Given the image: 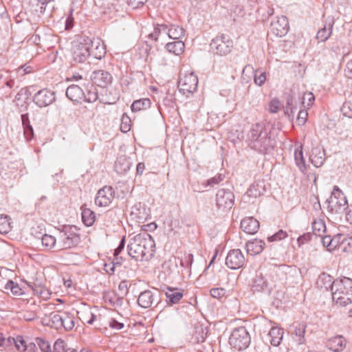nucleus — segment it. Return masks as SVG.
I'll use <instances>...</instances> for the list:
<instances>
[{"label": "nucleus", "instance_id": "obj_1", "mask_svg": "<svg viewBox=\"0 0 352 352\" xmlns=\"http://www.w3.org/2000/svg\"><path fill=\"white\" fill-rule=\"evenodd\" d=\"M155 241L146 232L130 239L127 245L129 255L135 261H149L154 256Z\"/></svg>", "mask_w": 352, "mask_h": 352}, {"label": "nucleus", "instance_id": "obj_2", "mask_svg": "<svg viewBox=\"0 0 352 352\" xmlns=\"http://www.w3.org/2000/svg\"><path fill=\"white\" fill-rule=\"evenodd\" d=\"M248 140L251 148L262 154H266L273 150L275 142L271 138L270 133L265 129L263 122L253 124L248 134Z\"/></svg>", "mask_w": 352, "mask_h": 352}, {"label": "nucleus", "instance_id": "obj_3", "mask_svg": "<svg viewBox=\"0 0 352 352\" xmlns=\"http://www.w3.org/2000/svg\"><path fill=\"white\" fill-rule=\"evenodd\" d=\"M331 296L333 300L340 306L352 303V279L347 277L335 279Z\"/></svg>", "mask_w": 352, "mask_h": 352}, {"label": "nucleus", "instance_id": "obj_4", "mask_svg": "<svg viewBox=\"0 0 352 352\" xmlns=\"http://www.w3.org/2000/svg\"><path fill=\"white\" fill-rule=\"evenodd\" d=\"M90 43L91 38L88 36H82L79 41L74 43L71 59L73 65L90 64Z\"/></svg>", "mask_w": 352, "mask_h": 352}, {"label": "nucleus", "instance_id": "obj_5", "mask_svg": "<svg viewBox=\"0 0 352 352\" xmlns=\"http://www.w3.org/2000/svg\"><path fill=\"white\" fill-rule=\"evenodd\" d=\"M250 341V336L244 327L234 329L229 338L230 344L237 351L246 349Z\"/></svg>", "mask_w": 352, "mask_h": 352}, {"label": "nucleus", "instance_id": "obj_6", "mask_svg": "<svg viewBox=\"0 0 352 352\" xmlns=\"http://www.w3.org/2000/svg\"><path fill=\"white\" fill-rule=\"evenodd\" d=\"M212 51L220 56L228 54L233 47V42L225 34L217 36L210 44Z\"/></svg>", "mask_w": 352, "mask_h": 352}, {"label": "nucleus", "instance_id": "obj_7", "mask_svg": "<svg viewBox=\"0 0 352 352\" xmlns=\"http://www.w3.org/2000/svg\"><path fill=\"white\" fill-rule=\"evenodd\" d=\"M326 203L328 204V208L330 212H338L341 207L347 205L348 201L346 196L338 186H335L330 197L327 199Z\"/></svg>", "mask_w": 352, "mask_h": 352}, {"label": "nucleus", "instance_id": "obj_8", "mask_svg": "<svg viewBox=\"0 0 352 352\" xmlns=\"http://www.w3.org/2000/svg\"><path fill=\"white\" fill-rule=\"evenodd\" d=\"M266 184L263 179H258L254 182L248 188L242 199L246 203H254V200L261 196H263L266 192Z\"/></svg>", "mask_w": 352, "mask_h": 352}, {"label": "nucleus", "instance_id": "obj_9", "mask_svg": "<svg viewBox=\"0 0 352 352\" xmlns=\"http://www.w3.org/2000/svg\"><path fill=\"white\" fill-rule=\"evenodd\" d=\"M80 242V236L72 230V228H65L60 232V250L70 249L76 246Z\"/></svg>", "mask_w": 352, "mask_h": 352}, {"label": "nucleus", "instance_id": "obj_10", "mask_svg": "<svg viewBox=\"0 0 352 352\" xmlns=\"http://www.w3.org/2000/svg\"><path fill=\"white\" fill-rule=\"evenodd\" d=\"M160 301V292L157 289H147L141 292L138 296V305L144 309L156 306Z\"/></svg>", "mask_w": 352, "mask_h": 352}, {"label": "nucleus", "instance_id": "obj_11", "mask_svg": "<svg viewBox=\"0 0 352 352\" xmlns=\"http://www.w3.org/2000/svg\"><path fill=\"white\" fill-rule=\"evenodd\" d=\"M216 204L219 209L230 210L234 204V195L229 190L220 189L216 195Z\"/></svg>", "mask_w": 352, "mask_h": 352}, {"label": "nucleus", "instance_id": "obj_12", "mask_svg": "<svg viewBox=\"0 0 352 352\" xmlns=\"http://www.w3.org/2000/svg\"><path fill=\"white\" fill-rule=\"evenodd\" d=\"M55 100V93L48 89H41L33 96V102L38 107H48Z\"/></svg>", "mask_w": 352, "mask_h": 352}, {"label": "nucleus", "instance_id": "obj_13", "mask_svg": "<svg viewBox=\"0 0 352 352\" xmlns=\"http://www.w3.org/2000/svg\"><path fill=\"white\" fill-rule=\"evenodd\" d=\"M115 197V190L111 186H105L100 189L95 198V203L100 207L108 206Z\"/></svg>", "mask_w": 352, "mask_h": 352}, {"label": "nucleus", "instance_id": "obj_14", "mask_svg": "<svg viewBox=\"0 0 352 352\" xmlns=\"http://www.w3.org/2000/svg\"><path fill=\"white\" fill-rule=\"evenodd\" d=\"M245 262L244 255L239 249L230 250L226 258V265L232 270L242 267Z\"/></svg>", "mask_w": 352, "mask_h": 352}, {"label": "nucleus", "instance_id": "obj_15", "mask_svg": "<svg viewBox=\"0 0 352 352\" xmlns=\"http://www.w3.org/2000/svg\"><path fill=\"white\" fill-rule=\"evenodd\" d=\"M198 85V78L193 73L185 75L179 80V91L184 94L186 93H193L196 91Z\"/></svg>", "mask_w": 352, "mask_h": 352}, {"label": "nucleus", "instance_id": "obj_16", "mask_svg": "<svg viewBox=\"0 0 352 352\" xmlns=\"http://www.w3.org/2000/svg\"><path fill=\"white\" fill-rule=\"evenodd\" d=\"M289 22L285 16H277L272 21L270 29L272 32L277 36H285L289 30Z\"/></svg>", "mask_w": 352, "mask_h": 352}, {"label": "nucleus", "instance_id": "obj_17", "mask_svg": "<svg viewBox=\"0 0 352 352\" xmlns=\"http://www.w3.org/2000/svg\"><path fill=\"white\" fill-rule=\"evenodd\" d=\"M252 289L254 292H262L270 294L272 286L262 274H256L252 280Z\"/></svg>", "mask_w": 352, "mask_h": 352}, {"label": "nucleus", "instance_id": "obj_18", "mask_svg": "<svg viewBox=\"0 0 352 352\" xmlns=\"http://www.w3.org/2000/svg\"><path fill=\"white\" fill-rule=\"evenodd\" d=\"M91 79L96 85L104 88L111 83L113 78L109 72L98 70L92 73Z\"/></svg>", "mask_w": 352, "mask_h": 352}, {"label": "nucleus", "instance_id": "obj_19", "mask_svg": "<svg viewBox=\"0 0 352 352\" xmlns=\"http://www.w3.org/2000/svg\"><path fill=\"white\" fill-rule=\"evenodd\" d=\"M90 59L100 60L106 54V48L104 43L99 38H91V43L89 44Z\"/></svg>", "mask_w": 352, "mask_h": 352}, {"label": "nucleus", "instance_id": "obj_20", "mask_svg": "<svg viewBox=\"0 0 352 352\" xmlns=\"http://www.w3.org/2000/svg\"><path fill=\"white\" fill-rule=\"evenodd\" d=\"M327 346L333 352H341L346 347V340L342 336H336L327 341Z\"/></svg>", "mask_w": 352, "mask_h": 352}, {"label": "nucleus", "instance_id": "obj_21", "mask_svg": "<svg viewBox=\"0 0 352 352\" xmlns=\"http://www.w3.org/2000/svg\"><path fill=\"white\" fill-rule=\"evenodd\" d=\"M260 224L258 220L254 217L244 218L241 222V229L246 233L254 234L258 230Z\"/></svg>", "mask_w": 352, "mask_h": 352}, {"label": "nucleus", "instance_id": "obj_22", "mask_svg": "<svg viewBox=\"0 0 352 352\" xmlns=\"http://www.w3.org/2000/svg\"><path fill=\"white\" fill-rule=\"evenodd\" d=\"M335 280L329 274L322 273L318 278L316 285L318 288L324 289L325 291L331 290V293L334 289Z\"/></svg>", "mask_w": 352, "mask_h": 352}, {"label": "nucleus", "instance_id": "obj_23", "mask_svg": "<svg viewBox=\"0 0 352 352\" xmlns=\"http://www.w3.org/2000/svg\"><path fill=\"white\" fill-rule=\"evenodd\" d=\"M333 23L334 21L333 19L325 21L324 27L318 31L316 38L318 41L324 42L330 37L332 33Z\"/></svg>", "mask_w": 352, "mask_h": 352}, {"label": "nucleus", "instance_id": "obj_24", "mask_svg": "<svg viewBox=\"0 0 352 352\" xmlns=\"http://www.w3.org/2000/svg\"><path fill=\"white\" fill-rule=\"evenodd\" d=\"M265 243L263 240L254 239L246 243L245 249L248 254L256 255L260 254L264 249Z\"/></svg>", "mask_w": 352, "mask_h": 352}, {"label": "nucleus", "instance_id": "obj_25", "mask_svg": "<svg viewBox=\"0 0 352 352\" xmlns=\"http://www.w3.org/2000/svg\"><path fill=\"white\" fill-rule=\"evenodd\" d=\"M166 302L168 305H173L179 302L184 296L183 291L177 288L167 287L165 291Z\"/></svg>", "mask_w": 352, "mask_h": 352}, {"label": "nucleus", "instance_id": "obj_26", "mask_svg": "<svg viewBox=\"0 0 352 352\" xmlns=\"http://www.w3.org/2000/svg\"><path fill=\"white\" fill-rule=\"evenodd\" d=\"M309 160L315 167H320L324 162V152L319 147H314L311 149Z\"/></svg>", "mask_w": 352, "mask_h": 352}, {"label": "nucleus", "instance_id": "obj_27", "mask_svg": "<svg viewBox=\"0 0 352 352\" xmlns=\"http://www.w3.org/2000/svg\"><path fill=\"white\" fill-rule=\"evenodd\" d=\"M66 96L70 100L78 102L79 100L83 98L84 92L78 85H72L67 87Z\"/></svg>", "mask_w": 352, "mask_h": 352}, {"label": "nucleus", "instance_id": "obj_28", "mask_svg": "<svg viewBox=\"0 0 352 352\" xmlns=\"http://www.w3.org/2000/svg\"><path fill=\"white\" fill-rule=\"evenodd\" d=\"M268 336L270 337V343L274 346H278L283 337V329L277 327H272Z\"/></svg>", "mask_w": 352, "mask_h": 352}, {"label": "nucleus", "instance_id": "obj_29", "mask_svg": "<svg viewBox=\"0 0 352 352\" xmlns=\"http://www.w3.org/2000/svg\"><path fill=\"white\" fill-rule=\"evenodd\" d=\"M331 49L336 55L346 56L349 52L347 43L341 40L333 43Z\"/></svg>", "mask_w": 352, "mask_h": 352}, {"label": "nucleus", "instance_id": "obj_30", "mask_svg": "<svg viewBox=\"0 0 352 352\" xmlns=\"http://www.w3.org/2000/svg\"><path fill=\"white\" fill-rule=\"evenodd\" d=\"M151 104V100L147 98H141L133 101L131 106L133 112L144 111L150 108Z\"/></svg>", "mask_w": 352, "mask_h": 352}, {"label": "nucleus", "instance_id": "obj_31", "mask_svg": "<svg viewBox=\"0 0 352 352\" xmlns=\"http://www.w3.org/2000/svg\"><path fill=\"white\" fill-rule=\"evenodd\" d=\"M184 33L185 30L182 26L173 24L168 25L167 36L170 38L178 40L184 35Z\"/></svg>", "mask_w": 352, "mask_h": 352}, {"label": "nucleus", "instance_id": "obj_32", "mask_svg": "<svg viewBox=\"0 0 352 352\" xmlns=\"http://www.w3.org/2000/svg\"><path fill=\"white\" fill-rule=\"evenodd\" d=\"M114 168L118 174H124L130 169L131 162L125 157H120L117 159Z\"/></svg>", "mask_w": 352, "mask_h": 352}, {"label": "nucleus", "instance_id": "obj_33", "mask_svg": "<svg viewBox=\"0 0 352 352\" xmlns=\"http://www.w3.org/2000/svg\"><path fill=\"white\" fill-rule=\"evenodd\" d=\"M82 221L87 226H91L96 220V214L89 208L81 207Z\"/></svg>", "mask_w": 352, "mask_h": 352}, {"label": "nucleus", "instance_id": "obj_34", "mask_svg": "<svg viewBox=\"0 0 352 352\" xmlns=\"http://www.w3.org/2000/svg\"><path fill=\"white\" fill-rule=\"evenodd\" d=\"M30 287L34 294L39 296L45 300L48 299L51 295L48 289L42 284L34 283Z\"/></svg>", "mask_w": 352, "mask_h": 352}, {"label": "nucleus", "instance_id": "obj_35", "mask_svg": "<svg viewBox=\"0 0 352 352\" xmlns=\"http://www.w3.org/2000/svg\"><path fill=\"white\" fill-rule=\"evenodd\" d=\"M185 45L182 41H176L168 43L166 45V50L175 55L181 54L184 50Z\"/></svg>", "mask_w": 352, "mask_h": 352}, {"label": "nucleus", "instance_id": "obj_36", "mask_svg": "<svg viewBox=\"0 0 352 352\" xmlns=\"http://www.w3.org/2000/svg\"><path fill=\"white\" fill-rule=\"evenodd\" d=\"M302 146H300V149L296 148L294 152V160L296 166L298 167L300 172L304 173L306 170L305 161L303 157V152Z\"/></svg>", "mask_w": 352, "mask_h": 352}, {"label": "nucleus", "instance_id": "obj_37", "mask_svg": "<svg viewBox=\"0 0 352 352\" xmlns=\"http://www.w3.org/2000/svg\"><path fill=\"white\" fill-rule=\"evenodd\" d=\"M21 121L24 130V134L26 135L28 139L32 138L34 135V131L32 126L30 125V122L28 113L21 115Z\"/></svg>", "mask_w": 352, "mask_h": 352}, {"label": "nucleus", "instance_id": "obj_38", "mask_svg": "<svg viewBox=\"0 0 352 352\" xmlns=\"http://www.w3.org/2000/svg\"><path fill=\"white\" fill-rule=\"evenodd\" d=\"M167 31H168V25L167 24L157 23L154 26L153 32L148 34V38H152L155 41H157L158 40L159 36L162 33H164L166 35H167Z\"/></svg>", "mask_w": 352, "mask_h": 352}, {"label": "nucleus", "instance_id": "obj_39", "mask_svg": "<svg viewBox=\"0 0 352 352\" xmlns=\"http://www.w3.org/2000/svg\"><path fill=\"white\" fill-rule=\"evenodd\" d=\"M11 228L10 218L8 215H0V234H8Z\"/></svg>", "mask_w": 352, "mask_h": 352}, {"label": "nucleus", "instance_id": "obj_40", "mask_svg": "<svg viewBox=\"0 0 352 352\" xmlns=\"http://www.w3.org/2000/svg\"><path fill=\"white\" fill-rule=\"evenodd\" d=\"M83 98L87 102H94L98 98V90L93 85L87 89V94L84 93Z\"/></svg>", "mask_w": 352, "mask_h": 352}, {"label": "nucleus", "instance_id": "obj_41", "mask_svg": "<svg viewBox=\"0 0 352 352\" xmlns=\"http://www.w3.org/2000/svg\"><path fill=\"white\" fill-rule=\"evenodd\" d=\"M313 232L315 235L322 236L326 232V225L323 220H315L312 223Z\"/></svg>", "mask_w": 352, "mask_h": 352}, {"label": "nucleus", "instance_id": "obj_42", "mask_svg": "<svg viewBox=\"0 0 352 352\" xmlns=\"http://www.w3.org/2000/svg\"><path fill=\"white\" fill-rule=\"evenodd\" d=\"M305 327L306 326L304 324H298L295 327L294 334L297 338L296 341L298 344H302L305 342L304 336L305 333Z\"/></svg>", "mask_w": 352, "mask_h": 352}, {"label": "nucleus", "instance_id": "obj_43", "mask_svg": "<svg viewBox=\"0 0 352 352\" xmlns=\"http://www.w3.org/2000/svg\"><path fill=\"white\" fill-rule=\"evenodd\" d=\"M56 239L50 234H44L41 237V243L47 250H51L56 246Z\"/></svg>", "mask_w": 352, "mask_h": 352}, {"label": "nucleus", "instance_id": "obj_44", "mask_svg": "<svg viewBox=\"0 0 352 352\" xmlns=\"http://www.w3.org/2000/svg\"><path fill=\"white\" fill-rule=\"evenodd\" d=\"M47 4H42L38 3V1H35V0L32 3V10L38 16L41 14H44L46 11V6Z\"/></svg>", "mask_w": 352, "mask_h": 352}, {"label": "nucleus", "instance_id": "obj_45", "mask_svg": "<svg viewBox=\"0 0 352 352\" xmlns=\"http://www.w3.org/2000/svg\"><path fill=\"white\" fill-rule=\"evenodd\" d=\"M35 342L42 352H52L50 344L45 339L36 338Z\"/></svg>", "mask_w": 352, "mask_h": 352}, {"label": "nucleus", "instance_id": "obj_46", "mask_svg": "<svg viewBox=\"0 0 352 352\" xmlns=\"http://www.w3.org/2000/svg\"><path fill=\"white\" fill-rule=\"evenodd\" d=\"M62 328L69 331L73 329L74 327V318L67 314H63V320H62Z\"/></svg>", "mask_w": 352, "mask_h": 352}, {"label": "nucleus", "instance_id": "obj_47", "mask_svg": "<svg viewBox=\"0 0 352 352\" xmlns=\"http://www.w3.org/2000/svg\"><path fill=\"white\" fill-rule=\"evenodd\" d=\"M254 80L258 86H262L266 80V74L261 70L254 72Z\"/></svg>", "mask_w": 352, "mask_h": 352}, {"label": "nucleus", "instance_id": "obj_48", "mask_svg": "<svg viewBox=\"0 0 352 352\" xmlns=\"http://www.w3.org/2000/svg\"><path fill=\"white\" fill-rule=\"evenodd\" d=\"M301 103L304 107H309L315 100V97L311 92L305 93L301 98Z\"/></svg>", "mask_w": 352, "mask_h": 352}, {"label": "nucleus", "instance_id": "obj_49", "mask_svg": "<svg viewBox=\"0 0 352 352\" xmlns=\"http://www.w3.org/2000/svg\"><path fill=\"white\" fill-rule=\"evenodd\" d=\"M5 288L6 289H10L14 295L19 296L22 294L21 289L17 283H15L12 280H8L6 285Z\"/></svg>", "mask_w": 352, "mask_h": 352}, {"label": "nucleus", "instance_id": "obj_50", "mask_svg": "<svg viewBox=\"0 0 352 352\" xmlns=\"http://www.w3.org/2000/svg\"><path fill=\"white\" fill-rule=\"evenodd\" d=\"M63 320V315H60L58 314L52 313L51 314V320L53 326L59 329L62 328V320Z\"/></svg>", "mask_w": 352, "mask_h": 352}, {"label": "nucleus", "instance_id": "obj_51", "mask_svg": "<svg viewBox=\"0 0 352 352\" xmlns=\"http://www.w3.org/2000/svg\"><path fill=\"white\" fill-rule=\"evenodd\" d=\"M321 242L323 246L326 247L329 251H331L337 248V244L332 243V238L330 236H322Z\"/></svg>", "mask_w": 352, "mask_h": 352}, {"label": "nucleus", "instance_id": "obj_52", "mask_svg": "<svg viewBox=\"0 0 352 352\" xmlns=\"http://www.w3.org/2000/svg\"><path fill=\"white\" fill-rule=\"evenodd\" d=\"M340 111L344 116L352 118V102H345L342 104Z\"/></svg>", "mask_w": 352, "mask_h": 352}, {"label": "nucleus", "instance_id": "obj_53", "mask_svg": "<svg viewBox=\"0 0 352 352\" xmlns=\"http://www.w3.org/2000/svg\"><path fill=\"white\" fill-rule=\"evenodd\" d=\"M67 344L62 339H58L54 344L53 352H65L66 351Z\"/></svg>", "mask_w": 352, "mask_h": 352}, {"label": "nucleus", "instance_id": "obj_54", "mask_svg": "<svg viewBox=\"0 0 352 352\" xmlns=\"http://www.w3.org/2000/svg\"><path fill=\"white\" fill-rule=\"evenodd\" d=\"M226 289L222 287L212 288L210 291V294L212 298L221 299L226 295Z\"/></svg>", "mask_w": 352, "mask_h": 352}, {"label": "nucleus", "instance_id": "obj_55", "mask_svg": "<svg viewBox=\"0 0 352 352\" xmlns=\"http://www.w3.org/2000/svg\"><path fill=\"white\" fill-rule=\"evenodd\" d=\"M287 236V232L283 231V230H280L278 232H277L274 234L269 236L267 238V240L270 242H274V241H280L282 239H284Z\"/></svg>", "mask_w": 352, "mask_h": 352}, {"label": "nucleus", "instance_id": "obj_56", "mask_svg": "<svg viewBox=\"0 0 352 352\" xmlns=\"http://www.w3.org/2000/svg\"><path fill=\"white\" fill-rule=\"evenodd\" d=\"M308 113L305 109H301L299 111L298 117H297V122L300 126L304 125L307 120Z\"/></svg>", "mask_w": 352, "mask_h": 352}, {"label": "nucleus", "instance_id": "obj_57", "mask_svg": "<svg viewBox=\"0 0 352 352\" xmlns=\"http://www.w3.org/2000/svg\"><path fill=\"white\" fill-rule=\"evenodd\" d=\"M225 178L224 175L217 174L214 177L206 181V186H213L218 184L220 182L223 181Z\"/></svg>", "mask_w": 352, "mask_h": 352}, {"label": "nucleus", "instance_id": "obj_58", "mask_svg": "<svg viewBox=\"0 0 352 352\" xmlns=\"http://www.w3.org/2000/svg\"><path fill=\"white\" fill-rule=\"evenodd\" d=\"M15 347L19 351L21 352H23L27 349L25 341L21 336H16Z\"/></svg>", "mask_w": 352, "mask_h": 352}, {"label": "nucleus", "instance_id": "obj_59", "mask_svg": "<svg viewBox=\"0 0 352 352\" xmlns=\"http://www.w3.org/2000/svg\"><path fill=\"white\" fill-rule=\"evenodd\" d=\"M212 69L218 73H223L226 69V63L223 61H214Z\"/></svg>", "mask_w": 352, "mask_h": 352}, {"label": "nucleus", "instance_id": "obj_60", "mask_svg": "<svg viewBox=\"0 0 352 352\" xmlns=\"http://www.w3.org/2000/svg\"><path fill=\"white\" fill-rule=\"evenodd\" d=\"M193 262V255L188 254L185 256L184 259L181 261V265L184 267H190Z\"/></svg>", "mask_w": 352, "mask_h": 352}, {"label": "nucleus", "instance_id": "obj_61", "mask_svg": "<svg viewBox=\"0 0 352 352\" xmlns=\"http://www.w3.org/2000/svg\"><path fill=\"white\" fill-rule=\"evenodd\" d=\"M131 215H133L135 218L141 219L143 217L141 215V204H135L131 208Z\"/></svg>", "mask_w": 352, "mask_h": 352}, {"label": "nucleus", "instance_id": "obj_62", "mask_svg": "<svg viewBox=\"0 0 352 352\" xmlns=\"http://www.w3.org/2000/svg\"><path fill=\"white\" fill-rule=\"evenodd\" d=\"M129 122H131V120L128 116H122L120 126L121 131L126 133L130 130V125L128 124Z\"/></svg>", "mask_w": 352, "mask_h": 352}, {"label": "nucleus", "instance_id": "obj_63", "mask_svg": "<svg viewBox=\"0 0 352 352\" xmlns=\"http://www.w3.org/2000/svg\"><path fill=\"white\" fill-rule=\"evenodd\" d=\"M280 102L277 99L271 100L269 105V111L270 113H275L279 110Z\"/></svg>", "mask_w": 352, "mask_h": 352}, {"label": "nucleus", "instance_id": "obj_64", "mask_svg": "<svg viewBox=\"0 0 352 352\" xmlns=\"http://www.w3.org/2000/svg\"><path fill=\"white\" fill-rule=\"evenodd\" d=\"M344 74L347 78L352 79V60L346 63Z\"/></svg>", "mask_w": 352, "mask_h": 352}]
</instances>
